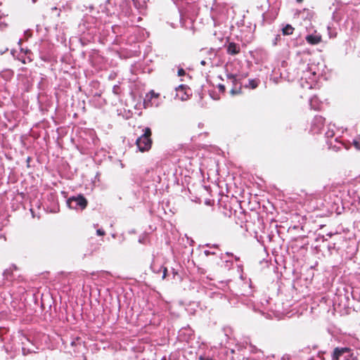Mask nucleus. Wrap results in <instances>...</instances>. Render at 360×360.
Masks as SVG:
<instances>
[{"label": "nucleus", "mask_w": 360, "mask_h": 360, "mask_svg": "<svg viewBox=\"0 0 360 360\" xmlns=\"http://www.w3.org/2000/svg\"><path fill=\"white\" fill-rule=\"evenodd\" d=\"M151 135V129L146 127L144 129V134L136 139V145L141 153L148 151L151 148L153 143Z\"/></svg>", "instance_id": "f257e3e1"}, {"label": "nucleus", "mask_w": 360, "mask_h": 360, "mask_svg": "<svg viewBox=\"0 0 360 360\" xmlns=\"http://www.w3.org/2000/svg\"><path fill=\"white\" fill-rule=\"evenodd\" d=\"M67 203L70 208L84 210L88 205V201L83 195L79 194L77 196L69 198Z\"/></svg>", "instance_id": "f03ea898"}, {"label": "nucleus", "mask_w": 360, "mask_h": 360, "mask_svg": "<svg viewBox=\"0 0 360 360\" xmlns=\"http://www.w3.org/2000/svg\"><path fill=\"white\" fill-rule=\"evenodd\" d=\"M351 349L349 347H335L332 354L333 360H339L340 357L345 353L349 352Z\"/></svg>", "instance_id": "7ed1b4c3"}, {"label": "nucleus", "mask_w": 360, "mask_h": 360, "mask_svg": "<svg viewBox=\"0 0 360 360\" xmlns=\"http://www.w3.org/2000/svg\"><path fill=\"white\" fill-rule=\"evenodd\" d=\"M160 97V94L155 93L154 90L150 91V92L146 94V98L143 102L144 108H148L153 105L151 103V100L153 98H158Z\"/></svg>", "instance_id": "20e7f679"}, {"label": "nucleus", "mask_w": 360, "mask_h": 360, "mask_svg": "<svg viewBox=\"0 0 360 360\" xmlns=\"http://www.w3.org/2000/svg\"><path fill=\"white\" fill-rule=\"evenodd\" d=\"M240 49L238 44L230 42L227 46V53L230 55H236L240 53Z\"/></svg>", "instance_id": "39448f33"}, {"label": "nucleus", "mask_w": 360, "mask_h": 360, "mask_svg": "<svg viewBox=\"0 0 360 360\" xmlns=\"http://www.w3.org/2000/svg\"><path fill=\"white\" fill-rule=\"evenodd\" d=\"M306 41L308 44L316 45L321 42V37L320 35L309 34L306 37Z\"/></svg>", "instance_id": "423d86ee"}, {"label": "nucleus", "mask_w": 360, "mask_h": 360, "mask_svg": "<svg viewBox=\"0 0 360 360\" xmlns=\"http://www.w3.org/2000/svg\"><path fill=\"white\" fill-rule=\"evenodd\" d=\"M294 30L295 28L292 25L288 24L282 29V32L283 35H291Z\"/></svg>", "instance_id": "0eeeda50"}, {"label": "nucleus", "mask_w": 360, "mask_h": 360, "mask_svg": "<svg viewBox=\"0 0 360 360\" xmlns=\"http://www.w3.org/2000/svg\"><path fill=\"white\" fill-rule=\"evenodd\" d=\"M259 83V80L258 79H252L249 80L248 84L246 86V87L255 89L258 86Z\"/></svg>", "instance_id": "6e6552de"}, {"label": "nucleus", "mask_w": 360, "mask_h": 360, "mask_svg": "<svg viewBox=\"0 0 360 360\" xmlns=\"http://www.w3.org/2000/svg\"><path fill=\"white\" fill-rule=\"evenodd\" d=\"M228 79H230L233 84V86H237L238 79L236 75L229 74L227 75Z\"/></svg>", "instance_id": "1a4fd4ad"}, {"label": "nucleus", "mask_w": 360, "mask_h": 360, "mask_svg": "<svg viewBox=\"0 0 360 360\" xmlns=\"http://www.w3.org/2000/svg\"><path fill=\"white\" fill-rule=\"evenodd\" d=\"M230 93L232 96H236L241 94V86H233L230 91Z\"/></svg>", "instance_id": "9d476101"}, {"label": "nucleus", "mask_w": 360, "mask_h": 360, "mask_svg": "<svg viewBox=\"0 0 360 360\" xmlns=\"http://www.w3.org/2000/svg\"><path fill=\"white\" fill-rule=\"evenodd\" d=\"M352 144L356 150H360V139L353 140Z\"/></svg>", "instance_id": "9b49d317"}, {"label": "nucleus", "mask_w": 360, "mask_h": 360, "mask_svg": "<svg viewBox=\"0 0 360 360\" xmlns=\"http://www.w3.org/2000/svg\"><path fill=\"white\" fill-rule=\"evenodd\" d=\"M217 87H218V89H219V91H220L221 93H222V94H224V93H225V91H226V87H225V86H224V84H219L217 86Z\"/></svg>", "instance_id": "f8f14e48"}, {"label": "nucleus", "mask_w": 360, "mask_h": 360, "mask_svg": "<svg viewBox=\"0 0 360 360\" xmlns=\"http://www.w3.org/2000/svg\"><path fill=\"white\" fill-rule=\"evenodd\" d=\"M280 39H281V36L279 34H277L273 41V45L276 46L277 44L278 41H279Z\"/></svg>", "instance_id": "ddd939ff"}, {"label": "nucleus", "mask_w": 360, "mask_h": 360, "mask_svg": "<svg viewBox=\"0 0 360 360\" xmlns=\"http://www.w3.org/2000/svg\"><path fill=\"white\" fill-rule=\"evenodd\" d=\"M199 360H215V359L212 357H210V356H200L199 357Z\"/></svg>", "instance_id": "4468645a"}, {"label": "nucleus", "mask_w": 360, "mask_h": 360, "mask_svg": "<svg viewBox=\"0 0 360 360\" xmlns=\"http://www.w3.org/2000/svg\"><path fill=\"white\" fill-rule=\"evenodd\" d=\"M186 72L183 68H180L178 70V75L179 76H184L185 75Z\"/></svg>", "instance_id": "2eb2a0df"}, {"label": "nucleus", "mask_w": 360, "mask_h": 360, "mask_svg": "<svg viewBox=\"0 0 360 360\" xmlns=\"http://www.w3.org/2000/svg\"><path fill=\"white\" fill-rule=\"evenodd\" d=\"M96 233L98 236H104L105 235V231L102 229H98L96 231Z\"/></svg>", "instance_id": "dca6fc26"}, {"label": "nucleus", "mask_w": 360, "mask_h": 360, "mask_svg": "<svg viewBox=\"0 0 360 360\" xmlns=\"http://www.w3.org/2000/svg\"><path fill=\"white\" fill-rule=\"evenodd\" d=\"M167 268H164V271H163V276H162V278H165L166 275H167Z\"/></svg>", "instance_id": "f3484780"}, {"label": "nucleus", "mask_w": 360, "mask_h": 360, "mask_svg": "<svg viewBox=\"0 0 360 360\" xmlns=\"http://www.w3.org/2000/svg\"><path fill=\"white\" fill-rule=\"evenodd\" d=\"M179 89H179H181V90H184V85H180V86H179V89Z\"/></svg>", "instance_id": "a211bd4d"}, {"label": "nucleus", "mask_w": 360, "mask_h": 360, "mask_svg": "<svg viewBox=\"0 0 360 360\" xmlns=\"http://www.w3.org/2000/svg\"><path fill=\"white\" fill-rule=\"evenodd\" d=\"M200 64H201L202 65H205L206 62H205V60H202V61L200 62Z\"/></svg>", "instance_id": "6ab92c4d"}, {"label": "nucleus", "mask_w": 360, "mask_h": 360, "mask_svg": "<svg viewBox=\"0 0 360 360\" xmlns=\"http://www.w3.org/2000/svg\"><path fill=\"white\" fill-rule=\"evenodd\" d=\"M296 1H297V3H302V2L303 1V0H296Z\"/></svg>", "instance_id": "aec40b11"}, {"label": "nucleus", "mask_w": 360, "mask_h": 360, "mask_svg": "<svg viewBox=\"0 0 360 360\" xmlns=\"http://www.w3.org/2000/svg\"><path fill=\"white\" fill-rule=\"evenodd\" d=\"M8 274V270L5 271V272H4V274Z\"/></svg>", "instance_id": "412c9836"}]
</instances>
